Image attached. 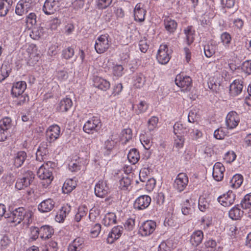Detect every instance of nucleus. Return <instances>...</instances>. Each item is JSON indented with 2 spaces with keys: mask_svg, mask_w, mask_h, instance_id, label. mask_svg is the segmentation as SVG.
Masks as SVG:
<instances>
[{
  "mask_svg": "<svg viewBox=\"0 0 251 251\" xmlns=\"http://www.w3.org/2000/svg\"><path fill=\"white\" fill-rule=\"evenodd\" d=\"M34 176V174L32 171H27L22 177L18 178L15 187L19 190L27 187L33 182Z\"/></svg>",
  "mask_w": 251,
  "mask_h": 251,
  "instance_id": "4",
  "label": "nucleus"
},
{
  "mask_svg": "<svg viewBox=\"0 0 251 251\" xmlns=\"http://www.w3.org/2000/svg\"><path fill=\"white\" fill-rule=\"evenodd\" d=\"M215 47L212 44H207L203 46L204 52L207 58L211 57L215 52Z\"/></svg>",
  "mask_w": 251,
  "mask_h": 251,
  "instance_id": "46",
  "label": "nucleus"
},
{
  "mask_svg": "<svg viewBox=\"0 0 251 251\" xmlns=\"http://www.w3.org/2000/svg\"><path fill=\"white\" fill-rule=\"evenodd\" d=\"M158 118L156 116H152L148 121V127L150 131L153 130L157 126Z\"/></svg>",
  "mask_w": 251,
  "mask_h": 251,
  "instance_id": "51",
  "label": "nucleus"
},
{
  "mask_svg": "<svg viewBox=\"0 0 251 251\" xmlns=\"http://www.w3.org/2000/svg\"><path fill=\"white\" fill-rule=\"evenodd\" d=\"M73 101L68 98H66L60 101L57 104L56 109L60 112H67L72 106Z\"/></svg>",
  "mask_w": 251,
  "mask_h": 251,
  "instance_id": "21",
  "label": "nucleus"
},
{
  "mask_svg": "<svg viewBox=\"0 0 251 251\" xmlns=\"http://www.w3.org/2000/svg\"><path fill=\"white\" fill-rule=\"evenodd\" d=\"M225 168L221 162H216L213 168L212 176L214 179L217 181H221L224 178Z\"/></svg>",
  "mask_w": 251,
  "mask_h": 251,
  "instance_id": "16",
  "label": "nucleus"
},
{
  "mask_svg": "<svg viewBox=\"0 0 251 251\" xmlns=\"http://www.w3.org/2000/svg\"><path fill=\"white\" fill-rule=\"evenodd\" d=\"M156 226V223L152 220L144 222L139 229V234L142 236H148L151 234Z\"/></svg>",
  "mask_w": 251,
  "mask_h": 251,
  "instance_id": "9",
  "label": "nucleus"
},
{
  "mask_svg": "<svg viewBox=\"0 0 251 251\" xmlns=\"http://www.w3.org/2000/svg\"><path fill=\"white\" fill-rule=\"evenodd\" d=\"M132 130L130 128L124 129L121 132V140L123 142V144H126L132 139Z\"/></svg>",
  "mask_w": 251,
  "mask_h": 251,
  "instance_id": "41",
  "label": "nucleus"
},
{
  "mask_svg": "<svg viewBox=\"0 0 251 251\" xmlns=\"http://www.w3.org/2000/svg\"><path fill=\"white\" fill-rule=\"evenodd\" d=\"M243 82L240 79L234 80L230 85L229 94L231 96L235 97L240 94L243 88Z\"/></svg>",
  "mask_w": 251,
  "mask_h": 251,
  "instance_id": "17",
  "label": "nucleus"
},
{
  "mask_svg": "<svg viewBox=\"0 0 251 251\" xmlns=\"http://www.w3.org/2000/svg\"><path fill=\"white\" fill-rule=\"evenodd\" d=\"M94 85L98 89L106 91L110 87V84L107 80L99 76H96L94 79Z\"/></svg>",
  "mask_w": 251,
  "mask_h": 251,
  "instance_id": "23",
  "label": "nucleus"
},
{
  "mask_svg": "<svg viewBox=\"0 0 251 251\" xmlns=\"http://www.w3.org/2000/svg\"><path fill=\"white\" fill-rule=\"evenodd\" d=\"M74 50L73 48L69 47L62 50V56L65 59H69L74 55Z\"/></svg>",
  "mask_w": 251,
  "mask_h": 251,
  "instance_id": "49",
  "label": "nucleus"
},
{
  "mask_svg": "<svg viewBox=\"0 0 251 251\" xmlns=\"http://www.w3.org/2000/svg\"><path fill=\"white\" fill-rule=\"evenodd\" d=\"M146 82L145 77L143 74L137 75L134 79V85L137 88L142 87Z\"/></svg>",
  "mask_w": 251,
  "mask_h": 251,
  "instance_id": "45",
  "label": "nucleus"
},
{
  "mask_svg": "<svg viewBox=\"0 0 251 251\" xmlns=\"http://www.w3.org/2000/svg\"><path fill=\"white\" fill-rule=\"evenodd\" d=\"M171 50H169L167 45L162 44L160 46L156 55V59L161 64H166L171 59Z\"/></svg>",
  "mask_w": 251,
  "mask_h": 251,
  "instance_id": "5",
  "label": "nucleus"
},
{
  "mask_svg": "<svg viewBox=\"0 0 251 251\" xmlns=\"http://www.w3.org/2000/svg\"><path fill=\"white\" fill-rule=\"evenodd\" d=\"M13 0H0V16L4 17L12 9Z\"/></svg>",
  "mask_w": 251,
  "mask_h": 251,
  "instance_id": "24",
  "label": "nucleus"
},
{
  "mask_svg": "<svg viewBox=\"0 0 251 251\" xmlns=\"http://www.w3.org/2000/svg\"><path fill=\"white\" fill-rule=\"evenodd\" d=\"M76 185L75 180L73 179H67L63 185L62 192L64 194H69L76 187Z\"/></svg>",
  "mask_w": 251,
  "mask_h": 251,
  "instance_id": "30",
  "label": "nucleus"
},
{
  "mask_svg": "<svg viewBox=\"0 0 251 251\" xmlns=\"http://www.w3.org/2000/svg\"><path fill=\"white\" fill-rule=\"evenodd\" d=\"M139 152L136 149H132L127 154V158L131 164L134 165L137 163L140 159Z\"/></svg>",
  "mask_w": 251,
  "mask_h": 251,
  "instance_id": "36",
  "label": "nucleus"
},
{
  "mask_svg": "<svg viewBox=\"0 0 251 251\" xmlns=\"http://www.w3.org/2000/svg\"><path fill=\"white\" fill-rule=\"evenodd\" d=\"M151 201V198L148 195L140 196L136 199L134 207L138 210H144L150 205Z\"/></svg>",
  "mask_w": 251,
  "mask_h": 251,
  "instance_id": "13",
  "label": "nucleus"
},
{
  "mask_svg": "<svg viewBox=\"0 0 251 251\" xmlns=\"http://www.w3.org/2000/svg\"><path fill=\"white\" fill-rule=\"evenodd\" d=\"M32 0H20L15 7V13L18 16H22L27 13L34 6Z\"/></svg>",
  "mask_w": 251,
  "mask_h": 251,
  "instance_id": "6",
  "label": "nucleus"
},
{
  "mask_svg": "<svg viewBox=\"0 0 251 251\" xmlns=\"http://www.w3.org/2000/svg\"><path fill=\"white\" fill-rule=\"evenodd\" d=\"M174 132L176 135H181V134H186L187 130L185 127H184L183 125L178 122L175 123L174 126Z\"/></svg>",
  "mask_w": 251,
  "mask_h": 251,
  "instance_id": "42",
  "label": "nucleus"
},
{
  "mask_svg": "<svg viewBox=\"0 0 251 251\" xmlns=\"http://www.w3.org/2000/svg\"><path fill=\"white\" fill-rule=\"evenodd\" d=\"M10 70L6 65H2L0 67V82L4 80L9 75Z\"/></svg>",
  "mask_w": 251,
  "mask_h": 251,
  "instance_id": "50",
  "label": "nucleus"
},
{
  "mask_svg": "<svg viewBox=\"0 0 251 251\" xmlns=\"http://www.w3.org/2000/svg\"><path fill=\"white\" fill-rule=\"evenodd\" d=\"M31 238L35 240L37 239L39 236L40 237L39 228L35 226H31L30 228Z\"/></svg>",
  "mask_w": 251,
  "mask_h": 251,
  "instance_id": "62",
  "label": "nucleus"
},
{
  "mask_svg": "<svg viewBox=\"0 0 251 251\" xmlns=\"http://www.w3.org/2000/svg\"><path fill=\"white\" fill-rule=\"evenodd\" d=\"M182 213L185 215H187L192 214L193 211V208L190 204L189 200H186L184 202L182 208Z\"/></svg>",
  "mask_w": 251,
  "mask_h": 251,
  "instance_id": "48",
  "label": "nucleus"
},
{
  "mask_svg": "<svg viewBox=\"0 0 251 251\" xmlns=\"http://www.w3.org/2000/svg\"><path fill=\"white\" fill-rule=\"evenodd\" d=\"M58 249L56 242L50 241L46 246V251H57Z\"/></svg>",
  "mask_w": 251,
  "mask_h": 251,
  "instance_id": "64",
  "label": "nucleus"
},
{
  "mask_svg": "<svg viewBox=\"0 0 251 251\" xmlns=\"http://www.w3.org/2000/svg\"><path fill=\"white\" fill-rule=\"evenodd\" d=\"M46 29L47 28L41 26L34 27L30 32V36L34 40L39 39L44 35Z\"/></svg>",
  "mask_w": 251,
  "mask_h": 251,
  "instance_id": "33",
  "label": "nucleus"
},
{
  "mask_svg": "<svg viewBox=\"0 0 251 251\" xmlns=\"http://www.w3.org/2000/svg\"><path fill=\"white\" fill-rule=\"evenodd\" d=\"M183 135H176L175 138L174 147L178 150L183 147L184 143Z\"/></svg>",
  "mask_w": 251,
  "mask_h": 251,
  "instance_id": "53",
  "label": "nucleus"
},
{
  "mask_svg": "<svg viewBox=\"0 0 251 251\" xmlns=\"http://www.w3.org/2000/svg\"><path fill=\"white\" fill-rule=\"evenodd\" d=\"M165 29L170 33H173L176 29L177 24L174 20L169 17H165L164 20Z\"/></svg>",
  "mask_w": 251,
  "mask_h": 251,
  "instance_id": "27",
  "label": "nucleus"
},
{
  "mask_svg": "<svg viewBox=\"0 0 251 251\" xmlns=\"http://www.w3.org/2000/svg\"><path fill=\"white\" fill-rule=\"evenodd\" d=\"M37 16L34 13H29L26 18V22L27 25H30L32 26L36 25L37 23Z\"/></svg>",
  "mask_w": 251,
  "mask_h": 251,
  "instance_id": "57",
  "label": "nucleus"
},
{
  "mask_svg": "<svg viewBox=\"0 0 251 251\" xmlns=\"http://www.w3.org/2000/svg\"><path fill=\"white\" fill-rule=\"evenodd\" d=\"M12 127V120L10 118L6 117L0 121V128L9 131Z\"/></svg>",
  "mask_w": 251,
  "mask_h": 251,
  "instance_id": "44",
  "label": "nucleus"
},
{
  "mask_svg": "<svg viewBox=\"0 0 251 251\" xmlns=\"http://www.w3.org/2000/svg\"><path fill=\"white\" fill-rule=\"evenodd\" d=\"M188 177L185 173H181L177 175L174 182V187L177 191H183L188 185Z\"/></svg>",
  "mask_w": 251,
  "mask_h": 251,
  "instance_id": "10",
  "label": "nucleus"
},
{
  "mask_svg": "<svg viewBox=\"0 0 251 251\" xmlns=\"http://www.w3.org/2000/svg\"><path fill=\"white\" fill-rule=\"evenodd\" d=\"M124 226L127 231L132 230L135 226V219L133 218L128 219L126 221Z\"/></svg>",
  "mask_w": 251,
  "mask_h": 251,
  "instance_id": "61",
  "label": "nucleus"
},
{
  "mask_svg": "<svg viewBox=\"0 0 251 251\" xmlns=\"http://www.w3.org/2000/svg\"><path fill=\"white\" fill-rule=\"evenodd\" d=\"M40 238L42 239H47L51 237L54 233L53 228L49 226L45 225L39 228Z\"/></svg>",
  "mask_w": 251,
  "mask_h": 251,
  "instance_id": "28",
  "label": "nucleus"
},
{
  "mask_svg": "<svg viewBox=\"0 0 251 251\" xmlns=\"http://www.w3.org/2000/svg\"><path fill=\"white\" fill-rule=\"evenodd\" d=\"M108 35H101L96 40L95 49L98 53L101 54L106 51L110 47Z\"/></svg>",
  "mask_w": 251,
  "mask_h": 251,
  "instance_id": "7",
  "label": "nucleus"
},
{
  "mask_svg": "<svg viewBox=\"0 0 251 251\" xmlns=\"http://www.w3.org/2000/svg\"><path fill=\"white\" fill-rule=\"evenodd\" d=\"M26 88V83L24 81H20L13 84L11 89L13 97H18L21 95Z\"/></svg>",
  "mask_w": 251,
  "mask_h": 251,
  "instance_id": "19",
  "label": "nucleus"
},
{
  "mask_svg": "<svg viewBox=\"0 0 251 251\" xmlns=\"http://www.w3.org/2000/svg\"><path fill=\"white\" fill-rule=\"evenodd\" d=\"M242 69L246 74L251 75V60L245 61L242 65Z\"/></svg>",
  "mask_w": 251,
  "mask_h": 251,
  "instance_id": "63",
  "label": "nucleus"
},
{
  "mask_svg": "<svg viewBox=\"0 0 251 251\" xmlns=\"http://www.w3.org/2000/svg\"><path fill=\"white\" fill-rule=\"evenodd\" d=\"M175 83L182 91H188L192 87V79L190 76L179 74L176 77Z\"/></svg>",
  "mask_w": 251,
  "mask_h": 251,
  "instance_id": "8",
  "label": "nucleus"
},
{
  "mask_svg": "<svg viewBox=\"0 0 251 251\" xmlns=\"http://www.w3.org/2000/svg\"><path fill=\"white\" fill-rule=\"evenodd\" d=\"M27 158V154L25 151H19L15 155L14 164L15 167H21Z\"/></svg>",
  "mask_w": 251,
  "mask_h": 251,
  "instance_id": "31",
  "label": "nucleus"
},
{
  "mask_svg": "<svg viewBox=\"0 0 251 251\" xmlns=\"http://www.w3.org/2000/svg\"><path fill=\"white\" fill-rule=\"evenodd\" d=\"M46 146V144L42 143L38 147L36 153L37 161L42 162L44 161V159H46V157L49 153L48 150Z\"/></svg>",
  "mask_w": 251,
  "mask_h": 251,
  "instance_id": "25",
  "label": "nucleus"
},
{
  "mask_svg": "<svg viewBox=\"0 0 251 251\" xmlns=\"http://www.w3.org/2000/svg\"><path fill=\"white\" fill-rule=\"evenodd\" d=\"M60 133V128L57 125L50 126L46 132L47 138L50 143L58 138Z\"/></svg>",
  "mask_w": 251,
  "mask_h": 251,
  "instance_id": "15",
  "label": "nucleus"
},
{
  "mask_svg": "<svg viewBox=\"0 0 251 251\" xmlns=\"http://www.w3.org/2000/svg\"><path fill=\"white\" fill-rule=\"evenodd\" d=\"M146 11L142 7L140 3L137 4L134 10V20L139 22H142L145 20Z\"/></svg>",
  "mask_w": 251,
  "mask_h": 251,
  "instance_id": "22",
  "label": "nucleus"
},
{
  "mask_svg": "<svg viewBox=\"0 0 251 251\" xmlns=\"http://www.w3.org/2000/svg\"><path fill=\"white\" fill-rule=\"evenodd\" d=\"M131 184L130 179L127 177H123L120 180L119 187L121 189L126 190Z\"/></svg>",
  "mask_w": 251,
  "mask_h": 251,
  "instance_id": "54",
  "label": "nucleus"
},
{
  "mask_svg": "<svg viewBox=\"0 0 251 251\" xmlns=\"http://www.w3.org/2000/svg\"><path fill=\"white\" fill-rule=\"evenodd\" d=\"M108 190L105 182L99 181L95 185V194L98 197L103 198L108 194Z\"/></svg>",
  "mask_w": 251,
  "mask_h": 251,
  "instance_id": "20",
  "label": "nucleus"
},
{
  "mask_svg": "<svg viewBox=\"0 0 251 251\" xmlns=\"http://www.w3.org/2000/svg\"><path fill=\"white\" fill-rule=\"evenodd\" d=\"M240 121L239 116L235 111L229 112L227 114L226 120L227 128L232 129L235 128L238 125Z\"/></svg>",
  "mask_w": 251,
  "mask_h": 251,
  "instance_id": "12",
  "label": "nucleus"
},
{
  "mask_svg": "<svg viewBox=\"0 0 251 251\" xmlns=\"http://www.w3.org/2000/svg\"><path fill=\"white\" fill-rule=\"evenodd\" d=\"M55 203V201L52 199H46L39 204L38 209L41 213L49 212L53 209Z\"/></svg>",
  "mask_w": 251,
  "mask_h": 251,
  "instance_id": "18",
  "label": "nucleus"
},
{
  "mask_svg": "<svg viewBox=\"0 0 251 251\" xmlns=\"http://www.w3.org/2000/svg\"><path fill=\"white\" fill-rule=\"evenodd\" d=\"M221 40L225 47L228 46L231 41V35L228 32H225L221 34Z\"/></svg>",
  "mask_w": 251,
  "mask_h": 251,
  "instance_id": "52",
  "label": "nucleus"
},
{
  "mask_svg": "<svg viewBox=\"0 0 251 251\" xmlns=\"http://www.w3.org/2000/svg\"><path fill=\"white\" fill-rule=\"evenodd\" d=\"M149 108V104L145 100H141L136 105H132V108L135 109V112L137 115H139L146 112Z\"/></svg>",
  "mask_w": 251,
  "mask_h": 251,
  "instance_id": "35",
  "label": "nucleus"
},
{
  "mask_svg": "<svg viewBox=\"0 0 251 251\" xmlns=\"http://www.w3.org/2000/svg\"><path fill=\"white\" fill-rule=\"evenodd\" d=\"M240 205L244 209H249L251 207V193L245 196L241 201Z\"/></svg>",
  "mask_w": 251,
  "mask_h": 251,
  "instance_id": "47",
  "label": "nucleus"
},
{
  "mask_svg": "<svg viewBox=\"0 0 251 251\" xmlns=\"http://www.w3.org/2000/svg\"><path fill=\"white\" fill-rule=\"evenodd\" d=\"M101 127V122L98 116H93L84 125L83 129L85 132L93 134L98 132Z\"/></svg>",
  "mask_w": 251,
  "mask_h": 251,
  "instance_id": "3",
  "label": "nucleus"
},
{
  "mask_svg": "<svg viewBox=\"0 0 251 251\" xmlns=\"http://www.w3.org/2000/svg\"><path fill=\"white\" fill-rule=\"evenodd\" d=\"M235 197V195L232 191H228L226 194L219 196L217 200L222 205L227 207L234 203Z\"/></svg>",
  "mask_w": 251,
  "mask_h": 251,
  "instance_id": "14",
  "label": "nucleus"
},
{
  "mask_svg": "<svg viewBox=\"0 0 251 251\" xmlns=\"http://www.w3.org/2000/svg\"><path fill=\"white\" fill-rule=\"evenodd\" d=\"M53 168L49 167L48 164L42 165L39 168L37 175L38 176L43 180L42 185L44 187H47L51 182L53 179L52 176Z\"/></svg>",
  "mask_w": 251,
  "mask_h": 251,
  "instance_id": "2",
  "label": "nucleus"
},
{
  "mask_svg": "<svg viewBox=\"0 0 251 251\" xmlns=\"http://www.w3.org/2000/svg\"><path fill=\"white\" fill-rule=\"evenodd\" d=\"M236 157V155L234 151H228L227 152L224 156V160L227 163H231L234 161Z\"/></svg>",
  "mask_w": 251,
  "mask_h": 251,
  "instance_id": "60",
  "label": "nucleus"
},
{
  "mask_svg": "<svg viewBox=\"0 0 251 251\" xmlns=\"http://www.w3.org/2000/svg\"><path fill=\"white\" fill-rule=\"evenodd\" d=\"M243 211L236 206L229 211V216L233 220H238L243 216Z\"/></svg>",
  "mask_w": 251,
  "mask_h": 251,
  "instance_id": "39",
  "label": "nucleus"
},
{
  "mask_svg": "<svg viewBox=\"0 0 251 251\" xmlns=\"http://www.w3.org/2000/svg\"><path fill=\"white\" fill-rule=\"evenodd\" d=\"M243 177L241 175H234L229 182L230 186L233 188H238L242 184Z\"/></svg>",
  "mask_w": 251,
  "mask_h": 251,
  "instance_id": "38",
  "label": "nucleus"
},
{
  "mask_svg": "<svg viewBox=\"0 0 251 251\" xmlns=\"http://www.w3.org/2000/svg\"><path fill=\"white\" fill-rule=\"evenodd\" d=\"M71 209V206L67 205L62 206L55 216V221L58 223L63 222L67 215L70 213Z\"/></svg>",
  "mask_w": 251,
  "mask_h": 251,
  "instance_id": "26",
  "label": "nucleus"
},
{
  "mask_svg": "<svg viewBox=\"0 0 251 251\" xmlns=\"http://www.w3.org/2000/svg\"><path fill=\"white\" fill-rule=\"evenodd\" d=\"M88 212V209L84 206H80L77 209V212L75 216V221L78 222L81 219L85 217Z\"/></svg>",
  "mask_w": 251,
  "mask_h": 251,
  "instance_id": "43",
  "label": "nucleus"
},
{
  "mask_svg": "<svg viewBox=\"0 0 251 251\" xmlns=\"http://www.w3.org/2000/svg\"><path fill=\"white\" fill-rule=\"evenodd\" d=\"M189 136L193 140H197L201 138L202 135V132L198 128L194 126L193 127H190L188 129Z\"/></svg>",
  "mask_w": 251,
  "mask_h": 251,
  "instance_id": "40",
  "label": "nucleus"
},
{
  "mask_svg": "<svg viewBox=\"0 0 251 251\" xmlns=\"http://www.w3.org/2000/svg\"><path fill=\"white\" fill-rule=\"evenodd\" d=\"M117 218L115 213L110 212L105 215L102 220V224L106 226H109L116 224Z\"/></svg>",
  "mask_w": 251,
  "mask_h": 251,
  "instance_id": "37",
  "label": "nucleus"
},
{
  "mask_svg": "<svg viewBox=\"0 0 251 251\" xmlns=\"http://www.w3.org/2000/svg\"><path fill=\"white\" fill-rule=\"evenodd\" d=\"M5 218L7 222L17 226L24 221V224L29 226L32 222L33 213L30 210L25 209L23 207L15 209L13 211L7 213Z\"/></svg>",
  "mask_w": 251,
  "mask_h": 251,
  "instance_id": "1",
  "label": "nucleus"
},
{
  "mask_svg": "<svg viewBox=\"0 0 251 251\" xmlns=\"http://www.w3.org/2000/svg\"><path fill=\"white\" fill-rule=\"evenodd\" d=\"M113 0H98L97 5L99 9H103L109 6Z\"/></svg>",
  "mask_w": 251,
  "mask_h": 251,
  "instance_id": "56",
  "label": "nucleus"
},
{
  "mask_svg": "<svg viewBox=\"0 0 251 251\" xmlns=\"http://www.w3.org/2000/svg\"><path fill=\"white\" fill-rule=\"evenodd\" d=\"M60 0H46L43 10L46 15H51L59 9Z\"/></svg>",
  "mask_w": 251,
  "mask_h": 251,
  "instance_id": "11",
  "label": "nucleus"
},
{
  "mask_svg": "<svg viewBox=\"0 0 251 251\" xmlns=\"http://www.w3.org/2000/svg\"><path fill=\"white\" fill-rule=\"evenodd\" d=\"M149 172L150 171L148 169L146 168L140 170L139 173V179L141 182H146L147 180L149 179L148 175L149 174Z\"/></svg>",
  "mask_w": 251,
  "mask_h": 251,
  "instance_id": "58",
  "label": "nucleus"
},
{
  "mask_svg": "<svg viewBox=\"0 0 251 251\" xmlns=\"http://www.w3.org/2000/svg\"><path fill=\"white\" fill-rule=\"evenodd\" d=\"M116 142L114 140H107L105 142V149L107 150V154H109L110 152L112 150V149L116 146Z\"/></svg>",
  "mask_w": 251,
  "mask_h": 251,
  "instance_id": "59",
  "label": "nucleus"
},
{
  "mask_svg": "<svg viewBox=\"0 0 251 251\" xmlns=\"http://www.w3.org/2000/svg\"><path fill=\"white\" fill-rule=\"evenodd\" d=\"M83 242V239L82 238H76L69 245L68 251H80Z\"/></svg>",
  "mask_w": 251,
  "mask_h": 251,
  "instance_id": "34",
  "label": "nucleus"
},
{
  "mask_svg": "<svg viewBox=\"0 0 251 251\" xmlns=\"http://www.w3.org/2000/svg\"><path fill=\"white\" fill-rule=\"evenodd\" d=\"M184 32L186 35L187 44L190 45L194 42L195 30L193 27L190 25L184 29Z\"/></svg>",
  "mask_w": 251,
  "mask_h": 251,
  "instance_id": "32",
  "label": "nucleus"
},
{
  "mask_svg": "<svg viewBox=\"0 0 251 251\" xmlns=\"http://www.w3.org/2000/svg\"><path fill=\"white\" fill-rule=\"evenodd\" d=\"M113 74L117 77H121L124 74V67L121 65H116L113 67Z\"/></svg>",
  "mask_w": 251,
  "mask_h": 251,
  "instance_id": "55",
  "label": "nucleus"
},
{
  "mask_svg": "<svg viewBox=\"0 0 251 251\" xmlns=\"http://www.w3.org/2000/svg\"><path fill=\"white\" fill-rule=\"evenodd\" d=\"M203 238V233L201 230H197L193 233L191 236L190 242L195 247L200 245Z\"/></svg>",
  "mask_w": 251,
  "mask_h": 251,
  "instance_id": "29",
  "label": "nucleus"
}]
</instances>
